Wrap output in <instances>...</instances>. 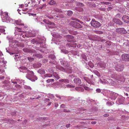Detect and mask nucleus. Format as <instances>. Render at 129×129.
<instances>
[{
    "instance_id": "1",
    "label": "nucleus",
    "mask_w": 129,
    "mask_h": 129,
    "mask_svg": "<svg viewBox=\"0 0 129 129\" xmlns=\"http://www.w3.org/2000/svg\"><path fill=\"white\" fill-rule=\"evenodd\" d=\"M21 68L22 70H20V71L23 73H26L27 74L26 75V77L29 79H31V77L34 75L33 72L27 70V68L25 67H21Z\"/></svg>"
},
{
    "instance_id": "2",
    "label": "nucleus",
    "mask_w": 129,
    "mask_h": 129,
    "mask_svg": "<svg viewBox=\"0 0 129 129\" xmlns=\"http://www.w3.org/2000/svg\"><path fill=\"white\" fill-rule=\"evenodd\" d=\"M91 25L93 27L97 28L100 27L101 25V23L96 21L94 19H93L91 22Z\"/></svg>"
},
{
    "instance_id": "3",
    "label": "nucleus",
    "mask_w": 129,
    "mask_h": 129,
    "mask_svg": "<svg viewBox=\"0 0 129 129\" xmlns=\"http://www.w3.org/2000/svg\"><path fill=\"white\" fill-rule=\"evenodd\" d=\"M70 25L73 27L77 28H80L82 27L81 25L79 23L75 21H71Z\"/></svg>"
},
{
    "instance_id": "4",
    "label": "nucleus",
    "mask_w": 129,
    "mask_h": 129,
    "mask_svg": "<svg viewBox=\"0 0 129 129\" xmlns=\"http://www.w3.org/2000/svg\"><path fill=\"white\" fill-rule=\"evenodd\" d=\"M114 76L115 77V79L118 81L122 82H124L125 79L123 76L121 75H118L116 74H115Z\"/></svg>"
},
{
    "instance_id": "5",
    "label": "nucleus",
    "mask_w": 129,
    "mask_h": 129,
    "mask_svg": "<svg viewBox=\"0 0 129 129\" xmlns=\"http://www.w3.org/2000/svg\"><path fill=\"white\" fill-rule=\"evenodd\" d=\"M0 15L2 16V18H3L4 16V19L5 20L7 21L8 20V13L7 12L3 13V11L0 10Z\"/></svg>"
},
{
    "instance_id": "6",
    "label": "nucleus",
    "mask_w": 129,
    "mask_h": 129,
    "mask_svg": "<svg viewBox=\"0 0 129 129\" xmlns=\"http://www.w3.org/2000/svg\"><path fill=\"white\" fill-rule=\"evenodd\" d=\"M121 58L123 60L125 61H129V54H122L121 56Z\"/></svg>"
},
{
    "instance_id": "7",
    "label": "nucleus",
    "mask_w": 129,
    "mask_h": 129,
    "mask_svg": "<svg viewBox=\"0 0 129 129\" xmlns=\"http://www.w3.org/2000/svg\"><path fill=\"white\" fill-rule=\"evenodd\" d=\"M66 38H67V40L69 42L73 43L75 42V40H73L74 37L70 35H68L66 36Z\"/></svg>"
},
{
    "instance_id": "8",
    "label": "nucleus",
    "mask_w": 129,
    "mask_h": 129,
    "mask_svg": "<svg viewBox=\"0 0 129 129\" xmlns=\"http://www.w3.org/2000/svg\"><path fill=\"white\" fill-rule=\"evenodd\" d=\"M124 68V66L122 65H117L115 68V69L118 71H122Z\"/></svg>"
},
{
    "instance_id": "9",
    "label": "nucleus",
    "mask_w": 129,
    "mask_h": 129,
    "mask_svg": "<svg viewBox=\"0 0 129 129\" xmlns=\"http://www.w3.org/2000/svg\"><path fill=\"white\" fill-rule=\"evenodd\" d=\"M122 20L126 23H128L129 22V17L125 15L123 16L122 18Z\"/></svg>"
},
{
    "instance_id": "10",
    "label": "nucleus",
    "mask_w": 129,
    "mask_h": 129,
    "mask_svg": "<svg viewBox=\"0 0 129 129\" xmlns=\"http://www.w3.org/2000/svg\"><path fill=\"white\" fill-rule=\"evenodd\" d=\"M74 81L75 83L80 84L81 83V81L80 79L77 78H75L74 79Z\"/></svg>"
},
{
    "instance_id": "11",
    "label": "nucleus",
    "mask_w": 129,
    "mask_h": 129,
    "mask_svg": "<svg viewBox=\"0 0 129 129\" xmlns=\"http://www.w3.org/2000/svg\"><path fill=\"white\" fill-rule=\"evenodd\" d=\"M43 22L47 24L51 25H55V24L54 23L52 22H49L48 20H47L46 19H44L43 20Z\"/></svg>"
},
{
    "instance_id": "12",
    "label": "nucleus",
    "mask_w": 129,
    "mask_h": 129,
    "mask_svg": "<svg viewBox=\"0 0 129 129\" xmlns=\"http://www.w3.org/2000/svg\"><path fill=\"white\" fill-rule=\"evenodd\" d=\"M38 72L41 74H43L45 73V70L42 69H39L38 71Z\"/></svg>"
},
{
    "instance_id": "13",
    "label": "nucleus",
    "mask_w": 129,
    "mask_h": 129,
    "mask_svg": "<svg viewBox=\"0 0 129 129\" xmlns=\"http://www.w3.org/2000/svg\"><path fill=\"white\" fill-rule=\"evenodd\" d=\"M59 81L61 82L69 83V81L68 79H62L60 80Z\"/></svg>"
},
{
    "instance_id": "14",
    "label": "nucleus",
    "mask_w": 129,
    "mask_h": 129,
    "mask_svg": "<svg viewBox=\"0 0 129 129\" xmlns=\"http://www.w3.org/2000/svg\"><path fill=\"white\" fill-rule=\"evenodd\" d=\"M15 23L17 25H24L23 23H21L20 21L19 20H17L15 21Z\"/></svg>"
},
{
    "instance_id": "15",
    "label": "nucleus",
    "mask_w": 129,
    "mask_h": 129,
    "mask_svg": "<svg viewBox=\"0 0 129 129\" xmlns=\"http://www.w3.org/2000/svg\"><path fill=\"white\" fill-rule=\"evenodd\" d=\"M120 33L122 34H124L126 33H127V32L125 30L124 28H121Z\"/></svg>"
},
{
    "instance_id": "16",
    "label": "nucleus",
    "mask_w": 129,
    "mask_h": 129,
    "mask_svg": "<svg viewBox=\"0 0 129 129\" xmlns=\"http://www.w3.org/2000/svg\"><path fill=\"white\" fill-rule=\"evenodd\" d=\"M53 75L54 77H55L57 79H58L59 78V77L58 76V74L55 72L53 73Z\"/></svg>"
},
{
    "instance_id": "17",
    "label": "nucleus",
    "mask_w": 129,
    "mask_h": 129,
    "mask_svg": "<svg viewBox=\"0 0 129 129\" xmlns=\"http://www.w3.org/2000/svg\"><path fill=\"white\" fill-rule=\"evenodd\" d=\"M73 14V13L71 11H67V15L68 16H71Z\"/></svg>"
},
{
    "instance_id": "18",
    "label": "nucleus",
    "mask_w": 129,
    "mask_h": 129,
    "mask_svg": "<svg viewBox=\"0 0 129 129\" xmlns=\"http://www.w3.org/2000/svg\"><path fill=\"white\" fill-rule=\"evenodd\" d=\"M55 2L53 0L50 1L49 3V4L51 5H52L55 4Z\"/></svg>"
},
{
    "instance_id": "19",
    "label": "nucleus",
    "mask_w": 129,
    "mask_h": 129,
    "mask_svg": "<svg viewBox=\"0 0 129 129\" xmlns=\"http://www.w3.org/2000/svg\"><path fill=\"white\" fill-rule=\"evenodd\" d=\"M71 20H75V21H77L79 22L80 23H81V21L79 20H78V19H77L76 18H71Z\"/></svg>"
},
{
    "instance_id": "20",
    "label": "nucleus",
    "mask_w": 129,
    "mask_h": 129,
    "mask_svg": "<svg viewBox=\"0 0 129 129\" xmlns=\"http://www.w3.org/2000/svg\"><path fill=\"white\" fill-rule=\"evenodd\" d=\"M66 86L67 87L69 88L74 87H75V86L74 85L71 84H68Z\"/></svg>"
},
{
    "instance_id": "21",
    "label": "nucleus",
    "mask_w": 129,
    "mask_h": 129,
    "mask_svg": "<svg viewBox=\"0 0 129 129\" xmlns=\"http://www.w3.org/2000/svg\"><path fill=\"white\" fill-rule=\"evenodd\" d=\"M30 3V2H29L28 0L26 2H25V7H27L28 6V4H29Z\"/></svg>"
},
{
    "instance_id": "22",
    "label": "nucleus",
    "mask_w": 129,
    "mask_h": 129,
    "mask_svg": "<svg viewBox=\"0 0 129 129\" xmlns=\"http://www.w3.org/2000/svg\"><path fill=\"white\" fill-rule=\"evenodd\" d=\"M72 43H67V46L69 47H74L75 46V44L74 46H72Z\"/></svg>"
},
{
    "instance_id": "23",
    "label": "nucleus",
    "mask_w": 129,
    "mask_h": 129,
    "mask_svg": "<svg viewBox=\"0 0 129 129\" xmlns=\"http://www.w3.org/2000/svg\"><path fill=\"white\" fill-rule=\"evenodd\" d=\"M115 95H116V94L115 93H113L111 94V95L112 96V99L115 100L116 99V97L115 96Z\"/></svg>"
},
{
    "instance_id": "24",
    "label": "nucleus",
    "mask_w": 129,
    "mask_h": 129,
    "mask_svg": "<svg viewBox=\"0 0 129 129\" xmlns=\"http://www.w3.org/2000/svg\"><path fill=\"white\" fill-rule=\"evenodd\" d=\"M54 79H48L47 80V83H49L51 82L54 81Z\"/></svg>"
},
{
    "instance_id": "25",
    "label": "nucleus",
    "mask_w": 129,
    "mask_h": 129,
    "mask_svg": "<svg viewBox=\"0 0 129 129\" xmlns=\"http://www.w3.org/2000/svg\"><path fill=\"white\" fill-rule=\"evenodd\" d=\"M27 58V59L30 61L34 60V59L33 58H31L30 57H28Z\"/></svg>"
},
{
    "instance_id": "26",
    "label": "nucleus",
    "mask_w": 129,
    "mask_h": 129,
    "mask_svg": "<svg viewBox=\"0 0 129 129\" xmlns=\"http://www.w3.org/2000/svg\"><path fill=\"white\" fill-rule=\"evenodd\" d=\"M52 76V75L50 74H47L45 75V77H50Z\"/></svg>"
},
{
    "instance_id": "27",
    "label": "nucleus",
    "mask_w": 129,
    "mask_h": 129,
    "mask_svg": "<svg viewBox=\"0 0 129 129\" xmlns=\"http://www.w3.org/2000/svg\"><path fill=\"white\" fill-rule=\"evenodd\" d=\"M117 22L116 23L117 24H118L120 25H121L122 24V22L119 19H118V20H117Z\"/></svg>"
},
{
    "instance_id": "28",
    "label": "nucleus",
    "mask_w": 129,
    "mask_h": 129,
    "mask_svg": "<svg viewBox=\"0 0 129 129\" xmlns=\"http://www.w3.org/2000/svg\"><path fill=\"white\" fill-rule=\"evenodd\" d=\"M58 69L61 70H65L64 68L63 67L61 66H59L58 67Z\"/></svg>"
},
{
    "instance_id": "29",
    "label": "nucleus",
    "mask_w": 129,
    "mask_h": 129,
    "mask_svg": "<svg viewBox=\"0 0 129 129\" xmlns=\"http://www.w3.org/2000/svg\"><path fill=\"white\" fill-rule=\"evenodd\" d=\"M100 3L101 4H104L105 5H108L109 4H110V3L109 2H100Z\"/></svg>"
},
{
    "instance_id": "30",
    "label": "nucleus",
    "mask_w": 129,
    "mask_h": 129,
    "mask_svg": "<svg viewBox=\"0 0 129 129\" xmlns=\"http://www.w3.org/2000/svg\"><path fill=\"white\" fill-rule=\"evenodd\" d=\"M117 20H118V19H117L115 18H113V20H112L113 22H114L115 23H116L117 22Z\"/></svg>"
},
{
    "instance_id": "31",
    "label": "nucleus",
    "mask_w": 129,
    "mask_h": 129,
    "mask_svg": "<svg viewBox=\"0 0 129 129\" xmlns=\"http://www.w3.org/2000/svg\"><path fill=\"white\" fill-rule=\"evenodd\" d=\"M18 47H23L24 46V44L23 43H21L20 44H19L18 46Z\"/></svg>"
},
{
    "instance_id": "32",
    "label": "nucleus",
    "mask_w": 129,
    "mask_h": 129,
    "mask_svg": "<svg viewBox=\"0 0 129 129\" xmlns=\"http://www.w3.org/2000/svg\"><path fill=\"white\" fill-rule=\"evenodd\" d=\"M106 104H107L108 105V106H112V103L110 102H107Z\"/></svg>"
},
{
    "instance_id": "33",
    "label": "nucleus",
    "mask_w": 129,
    "mask_h": 129,
    "mask_svg": "<svg viewBox=\"0 0 129 129\" xmlns=\"http://www.w3.org/2000/svg\"><path fill=\"white\" fill-rule=\"evenodd\" d=\"M77 5L78 6H82V7L83 6H84L83 4L82 3H81L79 2L78 3Z\"/></svg>"
},
{
    "instance_id": "34",
    "label": "nucleus",
    "mask_w": 129,
    "mask_h": 129,
    "mask_svg": "<svg viewBox=\"0 0 129 129\" xmlns=\"http://www.w3.org/2000/svg\"><path fill=\"white\" fill-rule=\"evenodd\" d=\"M40 97L39 96H38L36 98H30V99L31 100H33V99H38L39 98H40Z\"/></svg>"
},
{
    "instance_id": "35",
    "label": "nucleus",
    "mask_w": 129,
    "mask_h": 129,
    "mask_svg": "<svg viewBox=\"0 0 129 129\" xmlns=\"http://www.w3.org/2000/svg\"><path fill=\"white\" fill-rule=\"evenodd\" d=\"M46 4H43L41 6V7H40V8H41V9H42L44 7H45L46 6Z\"/></svg>"
},
{
    "instance_id": "36",
    "label": "nucleus",
    "mask_w": 129,
    "mask_h": 129,
    "mask_svg": "<svg viewBox=\"0 0 129 129\" xmlns=\"http://www.w3.org/2000/svg\"><path fill=\"white\" fill-rule=\"evenodd\" d=\"M84 88L86 90L88 91H89V88L88 87L86 86L84 87Z\"/></svg>"
},
{
    "instance_id": "37",
    "label": "nucleus",
    "mask_w": 129,
    "mask_h": 129,
    "mask_svg": "<svg viewBox=\"0 0 129 129\" xmlns=\"http://www.w3.org/2000/svg\"><path fill=\"white\" fill-rule=\"evenodd\" d=\"M113 54L114 55H119V53L117 52H114Z\"/></svg>"
},
{
    "instance_id": "38",
    "label": "nucleus",
    "mask_w": 129,
    "mask_h": 129,
    "mask_svg": "<svg viewBox=\"0 0 129 129\" xmlns=\"http://www.w3.org/2000/svg\"><path fill=\"white\" fill-rule=\"evenodd\" d=\"M96 91L98 92H101V90L100 89L98 88L96 89Z\"/></svg>"
},
{
    "instance_id": "39",
    "label": "nucleus",
    "mask_w": 129,
    "mask_h": 129,
    "mask_svg": "<svg viewBox=\"0 0 129 129\" xmlns=\"http://www.w3.org/2000/svg\"><path fill=\"white\" fill-rule=\"evenodd\" d=\"M56 96L58 98H59L60 99H61V96L58 94H56Z\"/></svg>"
},
{
    "instance_id": "40",
    "label": "nucleus",
    "mask_w": 129,
    "mask_h": 129,
    "mask_svg": "<svg viewBox=\"0 0 129 129\" xmlns=\"http://www.w3.org/2000/svg\"><path fill=\"white\" fill-rule=\"evenodd\" d=\"M103 116L105 117H108L109 116V115L108 114L106 113L104 114Z\"/></svg>"
},
{
    "instance_id": "41",
    "label": "nucleus",
    "mask_w": 129,
    "mask_h": 129,
    "mask_svg": "<svg viewBox=\"0 0 129 129\" xmlns=\"http://www.w3.org/2000/svg\"><path fill=\"white\" fill-rule=\"evenodd\" d=\"M54 104L55 107H57L58 106V104L57 103H55Z\"/></svg>"
},
{
    "instance_id": "42",
    "label": "nucleus",
    "mask_w": 129,
    "mask_h": 129,
    "mask_svg": "<svg viewBox=\"0 0 129 129\" xmlns=\"http://www.w3.org/2000/svg\"><path fill=\"white\" fill-rule=\"evenodd\" d=\"M11 114L12 115V116H15L16 115V113L15 112H12V113Z\"/></svg>"
},
{
    "instance_id": "43",
    "label": "nucleus",
    "mask_w": 129,
    "mask_h": 129,
    "mask_svg": "<svg viewBox=\"0 0 129 129\" xmlns=\"http://www.w3.org/2000/svg\"><path fill=\"white\" fill-rule=\"evenodd\" d=\"M9 21L11 23L12 22L13 20L12 19H11L10 18H9Z\"/></svg>"
},
{
    "instance_id": "44",
    "label": "nucleus",
    "mask_w": 129,
    "mask_h": 129,
    "mask_svg": "<svg viewBox=\"0 0 129 129\" xmlns=\"http://www.w3.org/2000/svg\"><path fill=\"white\" fill-rule=\"evenodd\" d=\"M120 29H121V28H117L116 29V31L118 32H120Z\"/></svg>"
},
{
    "instance_id": "45",
    "label": "nucleus",
    "mask_w": 129,
    "mask_h": 129,
    "mask_svg": "<svg viewBox=\"0 0 129 129\" xmlns=\"http://www.w3.org/2000/svg\"><path fill=\"white\" fill-rule=\"evenodd\" d=\"M65 106V105L64 104H61V107L63 108H64V107Z\"/></svg>"
},
{
    "instance_id": "46",
    "label": "nucleus",
    "mask_w": 129,
    "mask_h": 129,
    "mask_svg": "<svg viewBox=\"0 0 129 129\" xmlns=\"http://www.w3.org/2000/svg\"><path fill=\"white\" fill-rule=\"evenodd\" d=\"M15 28H16V30H21V28H19V27H15Z\"/></svg>"
},
{
    "instance_id": "47",
    "label": "nucleus",
    "mask_w": 129,
    "mask_h": 129,
    "mask_svg": "<svg viewBox=\"0 0 129 129\" xmlns=\"http://www.w3.org/2000/svg\"><path fill=\"white\" fill-rule=\"evenodd\" d=\"M96 123V121H92L91 122V123L92 124H95Z\"/></svg>"
},
{
    "instance_id": "48",
    "label": "nucleus",
    "mask_w": 129,
    "mask_h": 129,
    "mask_svg": "<svg viewBox=\"0 0 129 129\" xmlns=\"http://www.w3.org/2000/svg\"><path fill=\"white\" fill-rule=\"evenodd\" d=\"M75 44V46L74 47H76V43H72V46H74Z\"/></svg>"
},
{
    "instance_id": "49",
    "label": "nucleus",
    "mask_w": 129,
    "mask_h": 129,
    "mask_svg": "<svg viewBox=\"0 0 129 129\" xmlns=\"http://www.w3.org/2000/svg\"><path fill=\"white\" fill-rule=\"evenodd\" d=\"M70 125H71L70 124H67L66 125V127L67 128H68L70 127Z\"/></svg>"
},
{
    "instance_id": "50",
    "label": "nucleus",
    "mask_w": 129,
    "mask_h": 129,
    "mask_svg": "<svg viewBox=\"0 0 129 129\" xmlns=\"http://www.w3.org/2000/svg\"><path fill=\"white\" fill-rule=\"evenodd\" d=\"M70 111L68 110L67 111L66 109H64L63 110V112H70Z\"/></svg>"
},
{
    "instance_id": "51",
    "label": "nucleus",
    "mask_w": 129,
    "mask_h": 129,
    "mask_svg": "<svg viewBox=\"0 0 129 129\" xmlns=\"http://www.w3.org/2000/svg\"><path fill=\"white\" fill-rule=\"evenodd\" d=\"M64 52H65V53H69L68 51L67 50H64Z\"/></svg>"
},
{
    "instance_id": "52",
    "label": "nucleus",
    "mask_w": 129,
    "mask_h": 129,
    "mask_svg": "<svg viewBox=\"0 0 129 129\" xmlns=\"http://www.w3.org/2000/svg\"><path fill=\"white\" fill-rule=\"evenodd\" d=\"M112 9V7H109L108 8L107 10H110Z\"/></svg>"
},
{
    "instance_id": "53",
    "label": "nucleus",
    "mask_w": 129,
    "mask_h": 129,
    "mask_svg": "<svg viewBox=\"0 0 129 129\" xmlns=\"http://www.w3.org/2000/svg\"><path fill=\"white\" fill-rule=\"evenodd\" d=\"M122 118H126V116L125 115L122 116Z\"/></svg>"
},
{
    "instance_id": "54",
    "label": "nucleus",
    "mask_w": 129,
    "mask_h": 129,
    "mask_svg": "<svg viewBox=\"0 0 129 129\" xmlns=\"http://www.w3.org/2000/svg\"><path fill=\"white\" fill-rule=\"evenodd\" d=\"M100 82H101L102 83H103V81H102V80L101 79H100Z\"/></svg>"
},
{
    "instance_id": "55",
    "label": "nucleus",
    "mask_w": 129,
    "mask_h": 129,
    "mask_svg": "<svg viewBox=\"0 0 129 129\" xmlns=\"http://www.w3.org/2000/svg\"><path fill=\"white\" fill-rule=\"evenodd\" d=\"M12 83H14V84H16L17 83V82L15 81L13 82Z\"/></svg>"
},
{
    "instance_id": "56",
    "label": "nucleus",
    "mask_w": 129,
    "mask_h": 129,
    "mask_svg": "<svg viewBox=\"0 0 129 129\" xmlns=\"http://www.w3.org/2000/svg\"><path fill=\"white\" fill-rule=\"evenodd\" d=\"M11 121H12L11 122H10V123L12 124V123H13L14 120H11Z\"/></svg>"
},
{
    "instance_id": "57",
    "label": "nucleus",
    "mask_w": 129,
    "mask_h": 129,
    "mask_svg": "<svg viewBox=\"0 0 129 129\" xmlns=\"http://www.w3.org/2000/svg\"><path fill=\"white\" fill-rule=\"evenodd\" d=\"M50 100L49 99H46V101L47 102H48Z\"/></svg>"
},
{
    "instance_id": "58",
    "label": "nucleus",
    "mask_w": 129,
    "mask_h": 129,
    "mask_svg": "<svg viewBox=\"0 0 129 129\" xmlns=\"http://www.w3.org/2000/svg\"><path fill=\"white\" fill-rule=\"evenodd\" d=\"M101 11H105V9L104 8L101 9Z\"/></svg>"
},
{
    "instance_id": "59",
    "label": "nucleus",
    "mask_w": 129,
    "mask_h": 129,
    "mask_svg": "<svg viewBox=\"0 0 129 129\" xmlns=\"http://www.w3.org/2000/svg\"><path fill=\"white\" fill-rule=\"evenodd\" d=\"M21 7L22 8H23L24 7V5H21Z\"/></svg>"
},
{
    "instance_id": "60",
    "label": "nucleus",
    "mask_w": 129,
    "mask_h": 129,
    "mask_svg": "<svg viewBox=\"0 0 129 129\" xmlns=\"http://www.w3.org/2000/svg\"><path fill=\"white\" fill-rule=\"evenodd\" d=\"M51 103H51V102H49V103L47 105H48L50 106V105H51Z\"/></svg>"
},
{
    "instance_id": "61",
    "label": "nucleus",
    "mask_w": 129,
    "mask_h": 129,
    "mask_svg": "<svg viewBox=\"0 0 129 129\" xmlns=\"http://www.w3.org/2000/svg\"><path fill=\"white\" fill-rule=\"evenodd\" d=\"M18 30V32H21L22 31H21V30Z\"/></svg>"
},
{
    "instance_id": "62",
    "label": "nucleus",
    "mask_w": 129,
    "mask_h": 129,
    "mask_svg": "<svg viewBox=\"0 0 129 129\" xmlns=\"http://www.w3.org/2000/svg\"><path fill=\"white\" fill-rule=\"evenodd\" d=\"M127 33L129 34V30H128L127 31Z\"/></svg>"
},
{
    "instance_id": "63",
    "label": "nucleus",
    "mask_w": 129,
    "mask_h": 129,
    "mask_svg": "<svg viewBox=\"0 0 129 129\" xmlns=\"http://www.w3.org/2000/svg\"><path fill=\"white\" fill-rule=\"evenodd\" d=\"M51 96H52V97H53L54 98V96H53V95H51Z\"/></svg>"
},
{
    "instance_id": "64",
    "label": "nucleus",
    "mask_w": 129,
    "mask_h": 129,
    "mask_svg": "<svg viewBox=\"0 0 129 129\" xmlns=\"http://www.w3.org/2000/svg\"><path fill=\"white\" fill-rule=\"evenodd\" d=\"M37 78L36 77H35V80H37Z\"/></svg>"
}]
</instances>
